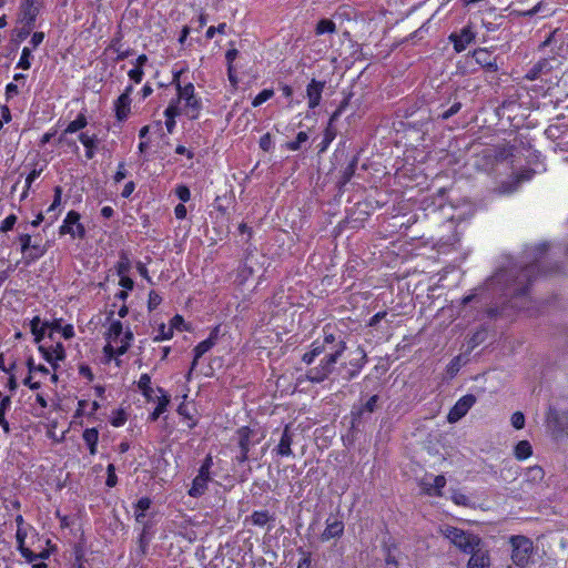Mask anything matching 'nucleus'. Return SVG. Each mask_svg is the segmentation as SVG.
Here are the masks:
<instances>
[{
  "label": "nucleus",
  "instance_id": "nucleus-1",
  "mask_svg": "<svg viewBox=\"0 0 568 568\" xmlns=\"http://www.w3.org/2000/svg\"><path fill=\"white\" fill-rule=\"evenodd\" d=\"M105 339L104 355L111 361L126 353L133 342V333L129 326L124 328L119 320H112L105 332Z\"/></svg>",
  "mask_w": 568,
  "mask_h": 568
},
{
  "label": "nucleus",
  "instance_id": "nucleus-2",
  "mask_svg": "<svg viewBox=\"0 0 568 568\" xmlns=\"http://www.w3.org/2000/svg\"><path fill=\"white\" fill-rule=\"evenodd\" d=\"M170 104L178 105L179 112L192 120L197 119L202 110L201 98L195 93V88L191 82L178 84L176 99L172 100Z\"/></svg>",
  "mask_w": 568,
  "mask_h": 568
},
{
  "label": "nucleus",
  "instance_id": "nucleus-3",
  "mask_svg": "<svg viewBox=\"0 0 568 568\" xmlns=\"http://www.w3.org/2000/svg\"><path fill=\"white\" fill-rule=\"evenodd\" d=\"M346 349V343L343 339L337 341L336 348L332 349L326 356L321 361V363L316 366L311 368L306 377L312 383H321L325 381L329 374L334 371L335 364L337 363V359L341 357V355Z\"/></svg>",
  "mask_w": 568,
  "mask_h": 568
},
{
  "label": "nucleus",
  "instance_id": "nucleus-4",
  "mask_svg": "<svg viewBox=\"0 0 568 568\" xmlns=\"http://www.w3.org/2000/svg\"><path fill=\"white\" fill-rule=\"evenodd\" d=\"M439 532L464 554L471 552L476 546L481 544V539L477 535L449 525L440 526Z\"/></svg>",
  "mask_w": 568,
  "mask_h": 568
},
{
  "label": "nucleus",
  "instance_id": "nucleus-5",
  "mask_svg": "<svg viewBox=\"0 0 568 568\" xmlns=\"http://www.w3.org/2000/svg\"><path fill=\"white\" fill-rule=\"evenodd\" d=\"M241 454L237 457L240 463L248 459V452L252 447L261 443L265 437V432L260 427H241L236 432Z\"/></svg>",
  "mask_w": 568,
  "mask_h": 568
},
{
  "label": "nucleus",
  "instance_id": "nucleus-6",
  "mask_svg": "<svg viewBox=\"0 0 568 568\" xmlns=\"http://www.w3.org/2000/svg\"><path fill=\"white\" fill-rule=\"evenodd\" d=\"M513 546L511 559L515 565L525 567L530 559L532 554V542L525 536H514L510 538Z\"/></svg>",
  "mask_w": 568,
  "mask_h": 568
},
{
  "label": "nucleus",
  "instance_id": "nucleus-7",
  "mask_svg": "<svg viewBox=\"0 0 568 568\" xmlns=\"http://www.w3.org/2000/svg\"><path fill=\"white\" fill-rule=\"evenodd\" d=\"M39 352L42 357L52 366L53 371L57 369L59 362L65 358V349L62 343L57 339L54 342L47 339L39 345Z\"/></svg>",
  "mask_w": 568,
  "mask_h": 568
},
{
  "label": "nucleus",
  "instance_id": "nucleus-8",
  "mask_svg": "<svg viewBox=\"0 0 568 568\" xmlns=\"http://www.w3.org/2000/svg\"><path fill=\"white\" fill-rule=\"evenodd\" d=\"M31 534L32 536H37V532L33 527L29 528H20L16 531V540L18 545V550L20 551L21 556L28 561L33 562L38 558L47 559L49 557V551H41L40 554H34L29 547L26 546V540Z\"/></svg>",
  "mask_w": 568,
  "mask_h": 568
},
{
  "label": "nucleus",
  "instance_id": "nucleus-9",
  "mask_svg": "<svg viewBox=\"0 0 568 568\" xmlns=\"http://www.w3.org/2000/svg\"><path fill=\"white\" fill-rule=\"evenodd\" d=\"M43 0H22L17 14V24H36Z\"/></svg>",
  "mask_w": 568,
  "mask_h": 568
},
{
  "label": "nucleus",
  "instance_id": "nucleus-10",
  "mask_svg": "<svg viewBox=\"0 0 568 568\" xmlns=\"http://www.w3.org/2000/svg\"><path fill=\"white\" fill-rule=\"evenodd\" d=\"M545 478V471L540 466L528 467L525 471L524 479L521 481V490L524 493H531L541 487Z\"/></svg>",
  "mask_w": 568,
  "mask_h": 568
},
{
  "label": "nucleus",
  "instance_id": "nucleus-11",
  "mask_svg": "<svg viewBox=\"0 0 568 568\" xmlns=\"http://www.w3.org/2000/svg\"><path fill=\"white\" fill-rule=\"evenodd\" d=\"M475 403L476 397L471 394H467L460 397L453 406V408L449 410L447 420L450 424L457 423L468 413V410L474 406Z\"/></svg>",
  "mask_w": 568,
  "mask_h": 568
},
{
  "label": "nucleus",
  "instance_id": "nucleus-12",
  "mask_svg": "<svg viewBox=\"0 0 568 568\" xmlns=\"http://www.w3.org/2000/svg\"><path fill=\"white\" fill-rule=\"evenodd\" d=\"M476 38V32L471 26H465L459 32H453L448 39L454 44L457 53L463 52Z\"/></svg>",
  "mask_w": 568,
  "mask_h": 568
},
{
  "label": "nucleus",
  "instance_id": "nucleus-13",
  "mask_svg": "<svg viewBox=\"0 0 568 568\" xmlns=\"http://www.w3.org/2000/svg\"><path fill=\"white\" fill-rule=\"evenodd\" d=\"M60 234H70L72 237L84 236V227L80 223V214L75 211H70L62 225L60 226Z\"/></svg>",
  "mask_w": 568,
  "mask_h": 568
},
{
  "label": "nucleus",
  "instance_id": "nucleus-14",
  "mask_svg": "<svg viewBox=\"0 0 568 568\" xmlns=\"http://www.w3.org/2000/svg\"><path fill=\"white\" fill-rule=\"evenodd\" d=\"M219 333L220 326H215L210 333V336L195 346V348L193 349L194 358L192 362L191 371H193L196 367L199 359L216 344Z\"/></svg>",
  "mask_w": 568,
  "mask_h": 568
},
{
  "label": "nucleus",
  "instance_id": "nucleus-15",
  "mask_svg": "<svg viewBox=\"0 0 568 568\" xmlns=\"http://www.w3.org/2000/svg\"><path fill=\"white\" fill-rule=\"evenodd\" d=\"M21 244V252L31 261L40 258L44 254V250L38 243H32V237L29 234H21L19 236Z\"/></svg>",
  "mask_w": 568,
  "mask_h": 568
},
{
  "label": "nucleus",
  "instance_id": "nucleus-16",
  "mask_svg": "<svg viewBox=\"0 0 568 568\" xmlns=\"http://www.w3.org/2000/svg\"><path fill=\"white\" fill-rule=\"evenodd\" d=\"M470 558L467 562V568H489L490 567V557L489 551L483 547V542L480 546H476L471 552H468Z\"/></svg>",
  "mask_w": 568,
  "mask_h": 568
},
{
  "label": "nucleus",
  "instance_id": "nucleus-17",
  "mask_svg": "<svg viewBox=\"0 0 568 568\" xmlns=\"http://www.w3.org/2000/svg\"><path fill=\"white\" fill-rule=\"evenodd\" d=\"M325 524V529L320 536L321 541L326 542L331 539L342 537L345 528L342 520L336 518H327Z\"/></svg>",
  "mask_w": 568,
  "mask_h": 568
},
{
  "label": "nucleus",
  "instance_id": "nucleus-18",
  "mask_svg": "<svg viewBox=\"0 0 568 568\" xmlns=\"http://www.w3.org/2000/svg\"><path fill=\"white\" fill-rule=\"evenodd\" d=\"M325 88L324 81H317L315 79H312L311 82L306 87V97L308 100V108L315 109L320 105L322 93Z\"/></svg>",
  "mask_w": 568,
  "mask_h": 568
},
{
  "label": "nucleus",
  "instance_id": "nucleus-19",
  "mask_svg": "<svg viewBox=\"0 0 568 568\" xmlns=\"http://www.w3.org/2000/svg\"><path fill=\"white\" fill-rule=\"evenodd\" d=\"M446 485V478L443 475L426 476L422 480V488L427 495L440 496L442 489Z\"/></svg>",
  "mask_w": 568,
  "mask_h": 568
},
{
  "label": "nucleus",
  "instance_id": "nucleus-20",
  "mask_svg": "<svg viewBox=\"0 0 568 568\" xmlns=\"http://www.w3.org/2000/svg\"><path fill=\"white\" fill-rule=\"evenodd\" d=\"M293 434L291 433L290 426L286 425L282 432L280 442L274 448V452L281 457H290L293 455L292 452Z\"/></svg>",
  "mask_w": 568,
  "mask_h": 568
},
{
  "label": "nucleus",
  "instance_id": "nucleus-21",
  "mask_svg": "<svg viewBox=\"0 0 568 568\" xmlns=\"http://www.w3.org/2000/svg\"><path fill=\"white\" fill-rule=\"evenodd\" d=\"M210 480V475L199 473L192 481L189 495L194 498L202 496L206 491Z\"/></svg>",
  "mask_w": 568,
  "mask_h": 568
},
{
  "label": "nucleus",
  "instance_id": "nucleus-22",
  "mask_svg": "<svg viewBox=\"0 0 568 568\" xmlns=\"http://www.w3.org/2000/svg\"><path fill=\"white\" fill-rule=\"evenodd\" d=\"M473 57L479 65L488 70H497V63L495 61V58L487 49L478 48L474 50Z\"/></svg>",
  "mask_w": 568,
  "mask_h": 568
},
{
  "label": "nucleus",
  "instance_id": "nucleus-23",
  "mask_svg": "<svg viewBox=\"0 0 568 568\" xmlns=\"http://www.w3.org/2000/svg\"><path fill=\"white\" fill-rule=\"evenodd\" d=\"M336 338L333 334L325 333L324 339L322 343L318 341L314 342L312 344V352L317 357L318 355L323 353H329L332 349L336 348Z\"/></svg>",
  "mask_w": 568,
  "mask_h": 568
},
{
  "label": "nucleus",
  "instance_id": "nucleus-24",
  "mask_svg": "<svg viewBox=\"0 0 568 568\" xmlns=\"http://www.w3.org/2000/svg\"><path fill=\"white\" fill-rule=\"evenodd\" d=\"M114 111L118 121L126 120L131 111V99H128L126 94H121L114 102Z\"/></svg>",
  "mask_w": 568,
  "mask_h": 568
},
{
  "label": "nucleus",
  "instance_id": "nucleus-25",
  "mask_svg": "<svg viewBox=\"0 0 568 568\" xmlns=\"http://www.w3.org/2000/svg\"><path fill=\"white\" fill-rule=\"evenodd\" d=\"M158 393L159 396L154 400L156 402V407L149 417L152 422H155L166 410L170 403L169 395L161 387H158Z\"/></svg>",
  "mask_w": 568,
  "mask_h": 568
},
{
  "label": "nucleus",
  "instance_id": "nucleus-26",
  "mask_svg": "<svg viewBox=\"0 0 568 568\" xmlns=\"http://www.w3.org/2000/svg\"><path fill=\"white\" fill-rule=\"evenodd\" d=\"M48 322H42L40 317L36 316L30 323L31 333L34 336L36 343L39 345L47 341Z\"/></svg>",
  "mask_w": 568,
  "mask_h": 568
},
{
  "label": "nucleus",
  "instance_id": "nucleus-27",
  "mask_svg": "<svg viewBox=\"0 0 568 568\" xmlns=\"http://www.w3.org/2000/svg\"><path fill=\"white\" fill-rule=\"evenodd\" d=\"M27 364L29 372L36 374L37 377L41 378L42 381L49 377L52 383H57L58 375L55 373L50 374L49 368L44 365H37L32 358H29Z\"/></svg>",
  "mask_w": 568,
  "mask_h": 568
},
{
  "label": "nucleus",
  "instance_id": "nucleus-28",
  "mask_svg": "<svg viewBox=\"0 0 568 568\" xmlns=\"http://www.w3.org/2000/svg\"><path fill=\"white\" fill-rule=\"evenodd\" d=\"M138 387L148 402L155 400V397L158 396L155 393H158V389L155 390L151 386V377L148 374L141 375L140 379L138 381Z\"/></svg>",
  "mask_w": 568,
  "mask_h": 568
},
{
  "label": "nucleus",
  "instance_id": "nucleus-29",
  "mask_svg": "<svg viewBox=\"0 0 568 568\" xmlns=\"http://www.w3.org/2000/svg\"><path fill=\"white\" fill-rule=\"evenodd\" d=\"M82 438L87 446L89 447L90 454L95 455L97 454V447L99 442V432L97 428H87L83 434Z\"/></svg>",
  "mask_w": 568,
  "mask_h": 568
},
{
  "label": "nucleus",
  "instance_id": "nucleus-30",
  "mask_svg": "<svg viewBox=\"0 0 568 568\" xmlns=\"http://www.w3.org/2000/svg\"><path fill=\"white\" fill-rule=\"evenodd\" d=\"M532 455V446L528 440H520L514 447V456L517 460H526Z\"/></svg>",
  "mask_w": 568,
  "mask_h": 568
},
{
  "label": "nucleus",
  "instance_id": "nucleus-31",
  "mask_svg": "<svg viewBox=\"0 0 568 568\" xmlns=\"http://www.w3.org/2000/svg\"><path fill=\"white\" fill-rule=\"evenodd\" d=\"M80 142L85 148V156L87 159L91 160L94 156V149H95V142L97 136L95 135H89L88 133H81L79 135Z\"/></svg>",
  "mask_w": 568,
  "mask_h": 568
},
{
  "label": "nucleus",
  "instance_id": "nucleus-32",
  "mask_svg": "<svg viewBox=\"0 0 568 568\" xmlns=\"http://www.w3.org/2000/svg\"><path fill=\"white\" fill-rule=\"evenodd\" d=\"M179 106L175 104H169L168 108L164 111V115L166 118L165 120V126L168 129L169 133H172L175 128V118L180 115Z\"/></svg>",
  "mask_w": 568,
  "mask_h": 568
},
{
  "label": "nucleus",
  "instance_id": "nucleus-33",
  "mask_svg": "<svg viewBox=\"0 0 568 568\" xmlns=\"http://www.w3.org/2000/svg\"><path fill=\"white\" fill-rule=\"evenodd\" d=\"M11 406V399L9 396H6L0 402V426L6 434L10 433V425L6 419V413L9 410Z\"/></svg>",
  "mask_w": 568,
  "mask_h": 568
},
{
  "label": "nucleus",
  "instance_id": "nucleus-34",
  "mask_svg": "<svg viewBox=\"0 0 568 568\" xmlns=\"http://www.w3.org/2000/svg\"><path fill=\"white\" fill-rule=\"evenodd\" d=\"M48 329H47V339H50L52 342L57 341L58 337L61 336L62 331V321L55 320L53 322H48Z\"/></svg>",
  "mask_w": 568,
  "mask_h": 568
},
{
  "label": "nucleus",
  "instance_id": "nucleus-35",
  "mask_svg": "<svg viewBox=\"0 0 568 568\" xmlns=\"http://www.w3.org/2000/svg\"><path fill=\"white\" fill-rule=\"evenodd\" d=\"M88 124L87 118L84 114L80 113L75 120L71 121L64 130V134L75 133Z\"/></svg>",
  "mask_w": 568,
  "mask_h": 568
},
{
  "label": "nucleus",
  "instance_id": "nucleus-36",
  "mask_svg": "<svg viewBox=\"0 0 568 568\" xmlns=\"http://www.w3.org/2000/svg\"><path fill=\"white\" fill-rule=\"evenodd\" d=\"M357 358H355L354 361H351V365L355 368L352 373H351V376L349 378L354 377L355 375L358 374V372L363 368V366L365 365L366 363V352L362 348V347H358L357 351Z\"/></svg>",
  "mask_w": 568,
  "mask_h": 568
},
{
  "label": "nucleus",
  "instance_id": "nucleus-37",
  "mask_svg": "<svg viewBox=\"0 0 568 568\" xmlns=\"http://www.w3.org/2000/svg\"><path fill=\"white\" fill-rule=\"evenodd\" d=\"M271 520V516L266 510L254 511L251 515V523L255 526L263 527Z\"/></svg>",
  "mask_w": 568,
  "mask_h": 568
},
{
  "label": "nucleus",
  "instance_id": "nucleus-38",
  "mask_svg": "<svg viewBox=\"0 0 568 568\" xmlns=\"http://www.w3.org/2000/svg\"><path fill=\"white\" fill-rule=\"evenodd\" d=\"M31 59H32L31 48L24 47L22 49L21 57L17 63V68H20L22 70H29L31 67Z\"/></svg>",
  "mask_w": 568,
  "mask_h": 568
},
{
  "label": "nucleus",
  "instance_id": "nucleus-39",
  "mask_svg": "<svg viewBox=\"0 0 568 568\" xmlns=\"http://www.w3.org/2000/svg\"><path fill=\"white\" fill-rule=\"evenodd\" d=\"M109 51H113L116 53V58L115 60L116 61H121V60H124L125 58H128L130 55V51L129 50H121V43H120V39L116 38V39H113L108 48Z\"/></svg>",
  "mask_w": 568,
  "mask_h": 568
},
{
  "label": "nucleus",
  "instance_id": "nucleus-40",
  "mask_svg": "<svg viewBox=\"0 0 568 568\" xmlns=\"http://www.w3.org/2000/svg\"><path fill=\"white\" fill-rule=\"evenodd\" d=\"M335 31H336L335 23L328 19L320 20L316 26V34L334 33Z\"/></svg>",
  "mask_w": 568,
  "mask_h": 568
},
{
  "label": "nucleus",
  "instance_id": "nucleus-41",
  "mask_svg": "<svg viewBox=\"0 0 568 568\" xmlns=\"http://www.w3.org/2000/svg\"><path fill=\"white\" fill-rule=\"evenodd\" d=\"M61 195H62V190H61L60 186H57L54 189V200H53L52 204L49 206V209L47 210V214H51L52 213V215L50 216L51 217V222H53L57 219L55 210L61 204Z\"/></svg>",
  "mask_w": 568,
  "mask_h": 568
},
{
  "label": "nucleus",
  "instance_id": "nucleus-42",
  "mask_svg": "<svg viewBox=\"0 0 568 568\" xmlns=\"http://www.w3.org/2000/svg\"><path fill=\"white\" fill-rule=\"evenodd\" d=\"M34 27L30 24H17L14 30V40L21 42L27 39Z\"/></svg>",
  "mask_w": 568,
  "mask_h": 568
},
{
  "label": "nucleus",
  "instance_id": "nucleus-43",
  "mask_svg": "<svg viewBox=\"0 0 568 568\" xmlns=\"http://www.w3.org/2000/svg\"><path fill=\"white\" fill-rule=\"evenodd\" d=\"M464 362L462 356L454 357L450 363L447 365L446 374L449 378H453L463 366Z\"/></svg>",
  "mask_w": 568,
  "mask_h": 568
},
{
  "label": "nucleus",
  "instance_id": "nucleus-44",
  "mask_svg": "<svg viewBox=\"0 0 568 568\" xmlns=\"http://www.w3.org/2000/svg\"><path fill=\"white\" fill-rule=\"evenodd\" d=\"M126 413L123 409H116L112 413L110 423L114 427L123 426L126 422Z\"/></svg>",
  "mask_w": 568,
  "mask_h": 568
},
{
  "label": "nucleus",
  "instance_id": "nucleus-45",
  "mask_svg": "<svg viewBox=\"0 0 568 568\" xmlns=\"http://www.w3.org/2000/svg\"><path fill=\"white\" fill-rule=\"evenodd\" d=\"M274 95V91L272 89L262 90L252 101L253 106H260L267 100H270Z\"/></svg>",
  "mask_w": 568,
  "mask_h": 568
},
{
  "label": "nucleus",
  "instance_id": "nucleus-46",
  "mask_svg": "<svg viewBox=\"0 0 568 568\" xmlns=\"http://www.w3.org/2000/svg\"><path fill=\"white\" fill-rule=\"evenodd\" d=\"M23 384L31 389H38L42 384V379L29 372V375L23 379Z\"/></svg>",
  "mask_w": 568,
  "mask_h": 568
},
{
  "label": "nucleus",
  "instance_id": "nucleus-47",
  "mask_svg": "<svg viewBox=\"0 0 568 568\" xmlns=\"http://www.w3.org/2000/svg\"><path fill=\"white\" fill-rule=\"evenodd\" d=\"M307 139H308V135L306 132H298L295 141L287 143V148L292 151H296L300 149L302 143L307 141Z\"/></svg>",
  "mask_w": 568,
  "mask_h": 568
},
{
  "label": "nucleus",
  "instance_id": "nucleus-48",
  "mask_svg": "<svg viewBox=\"0 0 568 568\" xmlns=\"http://www.w3.org/2000/svg\"><path fill=\"white\" fill-rule=\"evenodd\" d=\"M173 336L172 327L162 324L159 327L158 335L154 337L155 341L170 339Z\"/></svg>",
  "mask_w": 568,
  "mask_h": 568
},
{
  "label": "nucleus",
  "instance_id": "nucleus-49",
  "mask_svg": "<svg viewBox=\"0 0 568 568\" xmlns=\"http://www.w3.org/2000/svg\"><path fill=\"white\" fill-rule=\"evenodd\" d=\"M510 422L516 429H523L525 427V416L521 412H515L511 415Z\"/></svg>",
  "mask_w": 568,
  "mask_h": 568
},
{
  "label": "nucleus",
  "instance_id": "nucleus-50",
  "mask_svg": "<svg viewBox=\"0 0 568 568\" xmlns=\"http://www.w3.org/2000/svg\"><path fill=\"white\" fill-rule=\"evenodd\" d=\"M17 222V216L14 214L8 215L0 224V232H8L13 229Z\"/></svg>",
  "mask_w": 568,
  "mask_h": 568
},
{
  "label": "nucleus",
  "instance_id": "nucleus-51",
  "mask_svg": "<svg viewBox=\"0 0 568 568\" xmlns=\"http://www.w3.org/2000/svg\"><path fill=\"white\" fill-rule=\"evenodd\" d=\"M106 474H108L106 481H105L106 486L114 487L118 483V477L115 475V467L113 464L108 465Z\"/></svg>",
  "mask_w": 568,
  "mask_h": 568
},
{
  "label": "nucleus",
  "instance_id": "nucleus-52",
  "mask_svg": "<svg viewBox=\"0 0 568 568\" xmlns=\"http://www.w3.org/2000/svg\"><path fill=\"white\" fill-rule=\"evenodd\" d=\"M162 302V297L155 292L151 291L148 300V307L150 311L155 310Z\"/></svg>",
  "mask_w": 568,
  "mask_h": 568
},
{
  "label": "nucleus",
  "instance_id": "nucleus-53",
  "mask_svg": "<svg viewBox=\"0 0 568 568\" xmlns=\"http://www.w3.org/2000/svg\"><path fill=\"white\" fill-rule=\"evenodd\" d=\"M143 74H144L143 69L140 67H135V65L128 73L129 78L134 83H140L142 81Z\"/></svg>",
  "mask_w": 568,
  "mask_h": 568
},
{
  "label": "nucleus",
  "instance_id": "nucleus-54",
  "mask_svg": "<svg viewBox=\"0 0 568 568\" xmlns=\"http://www.w3.org/2000/svg\"><path fill=\"white\" fill-rule=\"evenodd\" d=\"M44 40V33L41 32V31H37V32H33L32 36H31V39L29 41L30 43V48L31 50L32 49H37Z\"/></svg>",
  "mask_w": 568,
  "mask_h": 568
},
{
  "label": "nucleus",
  "instance_id": "nucleus-55",
  "mask_svg": "<svg viewBox=\"0 0 568 568\" xmlns=\"http://www.w3.org/2000/svg\"><path fill=\"white\" fill-rule=\"evenodd\" d=\"M178 197L182 201V202H187L191 197V193H190V190L187 186L185 185H179L176 187V191H175Z\"/></svg>",
  "mask_w": 568,
  "mask_h": 568
},
{
  "label": "nucleus",
  "instance_id": "nucleus-56",
  "mask_svg": "<svg viewBox=\"0 0 568 568\" xmlns=\"http://www.w3.org/2000/svg\"><path fill=\"white\" fill-rule=\"evenodd\" d=\"M547 4H548V2L546 0H542V1L538 2L530 10L526 11L525 14L531 17V16L537 14L539 12H544L545 8L547 7Z\"/></svg>",
  "mask_w": 568,
  "mask_h": 568
},
{
  "label": "nucleus",
  "instance_id": "nucleus-57",
  "mask_svg": "<svg viewBox=\"0 0 568 568\" xmlns=\"http://www.w3.org/2000/svg\"><path fill=\"white\" fill-rule=\"evenodd\" d=\"M225 29H226V24L225 23H221L217 27H210L206 30V38L207 39H212L215 33H225Z\"/></svg>",
  "mask_w": 568,
  "mask_h": 568
},
{
  "label": "nucleus",
  "instance_id": "nucleus-58",
  "mask_svg": "<svg viewBox=\"0 0 568 568\" xmlns=\"http://www.w3.org/2000/svg\"><path fill=\"white\" fill-rule=\"evenodd\" d=\"M169 327H172V332L174 329H179V331H182L184 328V320L182 316L180 315H175L173 316V318L171 320V323L169 325Z\"/></svg>",
  "mask_w": 568,
  "mask_h": 568
},
{
  "label": "nucleus",
  "instance_id": "nucleus-59",
  "mask_svg": "<svg viewBox=\"0 0 568 568\" xmlns=\"http://www.w3.org/2000/svg\"><path fill=\"white\" fill-rule=\"evenodd\" d=\"M460 108H462V104L459 102L454 103L447 111H445L442 114V119L443 120L449 119L450 116L456 114L460 110Z\"/></svg>",
  "mask_w": 568,
  "mask_h": 568
},
{
  "label": "nucleus",
  "instance_id": "nucleus-60",
  "mask_svg": "<svg viewBox=\"0 0 568 568\" xmlns=\"http://www.w3.org/2000/svg\"><path fill=\"white\" fill-rule=\"evenodd\" d=\"M535 267H536L535 265H530V266L525 267L520 272V274L518 276L519 285L523 284L524 280H527V281L529 280V277H530L531 273L534 272Z\"/></svg>",
  "mask_w": 568,
  "mask_h": 568
},
{
  "label": "nucleus",
  "instance_id": "nucleus-61",
  "mask_svg": "<svg viewBox=\"0 0 568 568\" xmlns=\"http://www.w3.org/2000/svg\"><path fill=\"white\" fill-rule=\"evenodd\" d=\"M42 169H33L26 179L27 189H30L31 184L36 181V179L39 178L41 174Z\"/></svg>",
  "mask_w": 568,
  "mask_h": 568
},
{
  "label": "nucleus",
  "instance_id": "nucleus-62",
  "mask_svg": "<svg viewBox=\"0 0 568 568\" xmlns=\"http://www.w3.org/2000/svg\"><path fill=\"white\" fill-rule=\"evenodd\" d=\"M212 466H213V459H212V456L209 455V456H206L202 466L200 467L199 473L210 475V469Z\"/></svg>",
  "mask_w": 568,
  "mask_h": 568
},
{
  "label": "nucleus",
  "instance_id": "nucleus-63",
  "mask_svg": "<svg viewBox=\"0 0 568 568\" xmlns=\"http://www.w3.org/2000/svg\"><path fill=\"white\" fill-rule=\"evenodd\" d=\"M74 336V329L71 324L63 325L61 331V337L64 339H70Z\"/></svg>",
  "mask_w": 568,
  "mask_h": 568
},
{
  "label": "nucleus",
  "instance_id": "nucleus-64",
  "mask_svg": "<svg viewBox=\"0 0 568 568\" xmlns=\"http://www.w3.org/2000/svg\"><path fill=\"white\" fill-rule=\"evenodd\" d=\"M151 506V500L146 497L140 498L136 503V509L140 511H146Z\"/></svg>",
  "mask_w": 568,
  "mask_h": 568
}]
</instances>
